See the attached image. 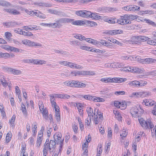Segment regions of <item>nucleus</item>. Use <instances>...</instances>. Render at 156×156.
<instances>
[{"mask_svg":"<svg viewBox=\"0 0 156 156\" xmlns=\"http://www.w3.org/2000/svg\"><path fill=\"white\" fill-rule=\"evenodd\" d=\"M1 83L3 86L4 87H6L7 86L8 83L5 80L4 81L1 82Z\"/></svg>","mask_w":156,"mask_h":156,"instance_id":"63","label":"nucleus"},{"mask_svg":"<svg viewBox=\"0 0 156 156\" xmlns=\"http://www.w3.org/2000/svg\"><path fill=\"white\" fill-rule=\"evenodd\" d=\"M116 30H111L107 32V34H108L109 35H115L116 34H117V32Z\"/></svg>","mask_w":156,"mask_h":156,"instance_id":"28","label":"nucleus"},{"mask_svg":"<svg viewBox=\"0 0 156 156\" xmlns=\"http://www.w3.org/2000/svg\"><path fill=\"white\" fill-rule=\"evenodd\" d=\"M76 65V64L71 62H69L68 64V66L70 68H75V66Z\"/></svg>","mask_w":156,"mask_h":156,"instance_id":"49","label":"nucleus"},{"mask_svg":"<svg viewBox=\"0 0 156 156\" xmlns=\"http://www.w3.org/2000/svg\"><path fill=\"white\" fill-rule=\"evenodd\" d=\"M22 34H23V35L28 36H30L33 35L32 33L29 31H27V32L23 31V33H22Z\"/></svg>","mask_w":156,"mask_h":156,"instance_id":"47","label":"nucleus"},{"mask_svg":"<svg viewBox=\"0 0 156 156\" xmlns=\"http://www.w3.org/2000/svg\"><path fill=\"white\" fill-rule=\"evenodd\" d=\"M120 105H119V108L121 109H125L126 107V104L125 103L121 102Z\"/></svg>","mask_w":156,"mask_h":156,"instance_id":"41","label":"nucleus"},{"mask_svg":"<svg viewBox=\"0 0 156 156\" xmlns=\"http://www.w3.org/2000/svg\"><path fill=\"white\" fill-rule=\"evenodd\" d=\"M30 44H29V45L31 46H39L40 45V44L39 43H36L34 42H32L30 41Z\"/></svg>","mask_w":156,"mask_h":156,"instance_id":"48","label":"nucleus"},{"mask_svg":"<svg viewBox=\"0 0 156 156\" xmlns=\"http://www.w3.org/2000/svg\"><path fill=\"white\" fill-rule=\"evenodd\" d=\"M74 37L76 38V39H79L81 41H82L83 40H84L85 39V37L80 34H73Z\"/></svg>","mask_w":156,"mask_h":156,"instance_id":"21","label":"nucleus"},{"mask_svg":"<svg viewBox=\"0 0 156 156\" xmlns=\"http://www.w3.org/2000/svg\"><path fill=\"white\" fill-rule=\"evenodd\" d=\"M147 123L148 124V125L149 124V127L151 129L154 127V125L153 123L151 122L150 119H148L147 120Z\"/></svg>","mask_w":156,"mask_h":156,"instance_id":"52","label":"nucleus"},{"mask_svg":"<svg viewBox=\"0 0 156 156\" xmlns=\"http://www.w3.org/2000/svg\"><path fill=\"white\" fill-rule=\"evenodd\" d=\"M42 139H40L37 138V143L36 144L37 146L38 147H40V146L41 145V144L42 142Z\"/></svg>","mask_w":156,"mask_h":156,"instance_id":"50","label":"nucleus"},{"mask_svg":"<svg viewBox=\"0 0 156 156\" xmlns=\"http://www.w3.org/2000/svg\"><path fill=\"white\" fill-rule=\"evenodd\" d=\"M112 43L110 42H108L106 41H105L104 45L106 46L108 48H110L111 47H112Z\"/></svg>","mask_w":156,"mask_h":156,"instance_id":"43","label":"nucleus"},{"mask_svg":"<svg viewBox=\"0 0 156 156\" xmlns=\"http://www.w3.org/2000/svg\"><path fill=\"white\" fill-rule=\"evenodd\" d=\"M139 82L135 80L130 82L129 83V84L133 87H138V84H139Z\"/></svg>","mask_w":156,"mask_h":156,"instance_id":"22","label":"nucleus"},{"mask_svg":"<svg viewBox=\"0 0 156 156\" xmlns=\"http://www.w3.org/2000/svg\"><path fill=\"white\" fill-rule=\"evenodd\" d=\"M144 21H145L146 23H148L153 27H156V24L153 21H152L149 19H144Z\"/></svg>","mask_w":156,"mask_h":156,"instance_id":"19","label":"nucleus"},{"mask_svg":"<svg viewBox=\"0 0 156 156\" xmlns=\"http://www.w3.org/2000/svg\"><path fill=\"white\" fill-rule=\"evenodd\" d=\"M115 94L118 95H124L125 94V92L124 91H118L115 92Z\"/></svg>","mask_w":156,"mask_h":156,"instance_id":"34","label":"nucleus"},{"mask_svg":"<svg viewBox=\"0 0 156 156\" xmlns=\"http://www.w3.org/2000/svg\"><path fill=\"white\" fill-rule=\"evenodd\" d=\"M91 122V118L90 117L89 119L88 118L86 120V122L85 123V125H87V126H89L90 125V123Z\"/></svg>","mask_w":156,"mask_h":156,"instance_id":"51","label":"nucleus"},{"mask_svg":"<svg viewBox=\"0 0 156 156\" xmlns=\"http://www.w3.org/2000/svg\"><path fill=\"white\" fill-rule=\"evenodd\" d=\"M140 9L139 7L133 5H129L122 8L123 9L127 11L132 12L139 11Z\"/></svg>","mask_w":156,"mask_h":156,"instance_id":"3","label":"nucleus"},{"mask_svg":"<svg viewBox=\"0 0 156 156\" xmlns=\"http://www.w3.org/2000/svg\"><path fill=\"white\" fill-rule=\"evenodd\" d=\"M8 71L11 72L14 75H18L21 74L22 73V72L20 70L14 69L11 68H8Z\"/></svg>","mask_w":156,"mask_h":156,"instance_id":"10","label":"nucleus"},{"mask_svg":"<svg viewBox=\"0 0 156 156\" xmlns=\"http://www.w3.org/2000/svg\"><path fill=\"white\" fill-rule=\"evenodd\" d=\"M54 107L55 110V115H58L59 114H60L59 107L56 106V107Z\"/></svg>","mask_w":156,"mask_h":156,"instance_id":"38","label":"nucleus"},{"mask_svg":"<svg viewBox=\"0 0 156 156\" xmlns=\"http://www.w3.org/2000/svg\"><path fill=\"white\" fill-rule=\"evenodd\" d=\"M147 43L153 45H156V40L154 41L152 40L148 41Z\"/></svg>","mask_w":156,"mask_h":156,"instance_id":"42","label":"nucleus"},{"mask_svg":"<svg viewBox=\"0 0 156 156\" xmlns=\"http://www.w3.org/2000/svg\"><path fill=\"white\" fill-rule=\"evenodd\" d=\"M0 56L2 57H5L6 58L8 57H9L10 56V55L8 53H2V52H1Z\"/></svg>","mask_w":156,"mask_h":156,"instance_id":"35","label":"nucleus"},{"mask_svg":"<svg viewBox=\"0 0 156 156\" xmlns=\"http://www.w3.org/2000/svg\"><path fill=\"white\" fill-rule=\"evenodd\" d=\"M146 105L147 106H152L155 104V103L154 101H152L151 100L145 99L144 100Z\"/></svg>","mask_w":156,"mask_h":156,"instance_id":"12","label":"nucleus"},{"mask_svg":"<svg viewBox=\"0 0 156 156\" xmlns=\"http://www.w3.org/2000/svg\"><path fill=\"white\" fill-rule=\"evenodd\" d=\"M138 119L140 124L143 127H144L146 128H148L147 120V121H145L143 119Z\"/></svg>","mask_w":156,"mask_h":156,"instance_id":"9","label":"nucleus"},{"mask_svg":"<svg viewBox=\"0 0 156 156\" xmlns=\"http://www.w3.org/2000/svg\"><path fill=\"white\" fill-rule=\"evenodd\" d=\"M126 17H125V16H124L123 17L122 16L120 18L121 21V23L122 25L125 24V22L126 19Z\"/></svg>","mask_w":156,"mask_h":156,"instance_id":"60","label":"nucleus"},{"mask_svg":"<svg viewBox=\"0 0 156 156\" xmlns=\"http://www.w3.org/2000/svg\"><path fill=\"white\" fill-rule=\"evenodd\" d=\"M96 13L95 14L94 13H93V14H92V17H93L95 19H100L101 18V16H98V15H96Z\"/></svg>","mask_w":156,"mask_h":156,"instance_id":"55","label":"nucleus"},{"mask_svg":"<svg viewBox=\"0 0 156 156\" xmlns=\"http://www.w3.org/2000/svg\"><path fill=\"white\" fill-rule=\"evenodd\" d=\"M85 18H87L88 17L92 18V14H93V13H92L89 11L85 10Z\"/></svg>","mask_w":156,"mask_h":156,"instance_id":"24","label":"nucleus"},{"mask_svg":"<svg viewBox=\"0 0 156 156\" xmlns=\"http://www.w3.org/2000/svg\"><path fill=\"white\" fill-rule=\"evenodd\" d=\"M22 42L24 44L29 45V44H30V41L28 40H25L22 41Z\"/></svg>","mask_w":156,"mask_h":156,"instance_id":"37","label":"nucleus"},{"mask_svg":"<svg viewBox=\"0 0 156 156\" xmlns=\"http://www.w3.org/2000/svg\"><path fill=\"white\" fill-rule=\"evenodd\" d=\"M143 94H142V98H143L146 96H148L150 95V93L148 92H142Z\"/></svg>","mask_w":156,"mask_h":156,"instance_id":"58","label":"nucleus"},{"mask_svg":"<svg viewBox=\"0 0 156 156\" xmlns=\"http://www.w3.org/2000/svg\"><path fill=\"white\" fill-rule=\"evenodd\" d=\"M68 62L66 61H59L58 62V63H59V64H60L61 65H63L66 66H67Z\"/></svg>","mask_w":156,"mask_h":156,"instance_id":"45","label":"nucleus"},{"mask_svg":"<svg viewBox=\"0 0 156 156\" xmlns=\"http://www.w3.org/2000/svg\"><path fill=\"white\" fill-rule=\"evenodd\" d=\"M121 105V102L119 101H115L114 102V105L118 108H119V105Z\"/></svg>","mask_w":156,"mask_h":156,"instance_id":"53","label":"nucleus"},{"mask_svg":"<svg viewBox=\"0 0 156 156\" xmlns=\"http://www.w3.org/2000/svg\"><path fill=\"white\" fill-rule=\"evenodd\" d=\"M56 117V119L57 121V122H58L59 124L60 123V114H59L58 115H55Z\"/></svg>","mask_w":156,"mask_h":156,"instance_id":"54","label":"nucleus"},{"mask_svg":"<svg viewBox=\"0 0 156 156\" xmlns=\"http://www.w3.org/2000/svg\"><path fill=\"white\" fill-rule=\"evenodd\" d=\"M72 87L82 88L85 87L86 84L77 80H72Z\"/></svg>","mask_w":156,"mask_h":156,"instance_id":"4","label":"nucleus"},{"mask_svg":"<svg viewBox=\"0 0 156 156\" xmlns=\"http://www.w3.org/2000/svg\"><path fill=\"white\" fill-rule=\"evenodd\" d=\"M80 96L83 98L85 99L88 100H92L94 101V96H92L90 95H80Z\"/></svg>","mask_w":156,"mask_h":156,"instance_id":"14","label":"nucleus"},{"mask_svg":"<svg viewBox=\"0 0 156 156\" xmlns=\"http://www.w3.org/2000/svg\"><path fill=\"white\" fill-rule=\"evenodd\" d=\"M53 96H54V98H63L64 96H63V94H55Z\"/></svg>","mask_w":156,"mask_h":156,"instance_id":"39","label":"nucleus"},{"mask_svg":"<svg viewBox=\"0 0 156 156\" xmlns=\"http://www.w3.org/2000/svg\"><path fill=\"white\" fill-rule=\"evenodd\" d=\"M50 97L51 98V102L52 105H53L54 107H56V104L55 101V99L54 98V96H51Z\"/></svg>","mask_w":156,"mask_h":156,"instance_id":"30","label":"nucleus"},{"mask_svg":"<svg viewBox=\"0 0 156 156\" xmlns=\"http://www.w3.org/2000/svg\"><path fill=\"white\" fill-rule=\"evenodd\" d=\"M7 47L6 48L7 49L11 51L14 52L16 53L19 52L20 51V49L15 48L14 47L7 46H6Z\"/></svg>","mask_w":156,"mask_h":156,"instance_id":"13","label":"nucleus"},{"mask_svg":"<svg viewBox=\"0 0 156 156\" xmlns=\"http://www.w3.org/2000/svg\"><path fill=\"white\" fill-rule=\"evenodd\" d=\"M112 136V131L110 128H108V138H111Z\"/></svg>","mask_w":156,"mask_h":156,"instance_id":"46","label":"nucleus"},{"mask_svg":"<svg viewBox=\"0 0 156 156\" xmlns=\"http://www.w3.org/2000/svg\"><path fill=\"white\" fill-rule=\"evenodd\" d=\"M10 3L4 0H0V5L2 6H7L10 5Z\"/></svg>","mask_w":156,"mask_h":156,"instance_id":"20","label":"nucleus"},{"mask_svg":"<svg viewBox=\"0 0 156 156\" xmlns=\"http://www.w3.org/2000/svg\"><path fill=\"white\" fill-rule=\"evenodd\" d=\"M94 74V72L92 71H75L71 72L70 76H73L78 75H92Z\"/></svg>","mask_w":156,"mask_h":156,"instance_id":"1","label":"nucleus"},{"mask_svg":"<svg viewBox=\"0 0 156 156\" xmlns=\"http://www.w3.org/2000/svg\"><path fill=\"white\" fill-rule=\"evenodd\" d=\"M94 101L95 102H103L104 101V99L102 98H98L94 96Z\"/></svg>","mask_w":156,"mask_h":156,"instance_id":"23","label":"nucleus"},{"mask_svg":"<svg viewBox=\"0 0 156 156\" xmlns=\"http://www.w3.org/2000/svg\"><path fill=\"white\" fill-rule=\"evenodd\" d=\"M3 25L6 28L14 27L17 25H18L17 23L15 21L6 22L3 23Z\"/></svg>","mask_w":156,"mask_h":156,"instance_id":"5","label":"nucleus"},{"mask_svg":"<svg viewBox=\"0 0 156 156\" xmlns=\"http://www.w3.org/2000/svg\"><path fill=\"white\" fill-rule=\"evenodd\" d=\"M11 35V33L9 32H6L5 33V36L7 38H9Z\"/></svg>","mask_w":156,"mask_h":156,"instance_id":"64","label":"nucleus"},{"mask_svg":"<svg viewBox=\"0 0 156 156\" xmlns=\"http://www.w3.org/2000/svg\"><path fill=\"white\" fill-rule=\"evenodd\" d=\"M50 146L51 147L52 149H55L56 146V143L54 140H51L50 141Z\"/></svg>","mask_w":156,"mask_h":156,"instance_id":"26","label":"nucleus"},{"mask_svg":"<svg viewBox=\"0 0 156 156\" xmlns=\"http://www.w3.org/2000/svg\"><path fill=\"white\" fill-rule=\"evenodd\" d=\"M147 83V82L145 81H141L139 82V84H138V87L144 86Z\"/></svg>","mask_w":156,"mask_h":156,"instance_id":"44","label":"nucleus"},{"mask_svg":"<svg viewBox=\"0 0 156 156\" xmlns=\"http://www.w3.org/2000/svg\"><path fill=\"white\" fill-rule=\"evenodd\" d=\"M86 111L87 112V113L88 114V116L89 117H90V116H92V117L93 116V109L91 108H87L86 110Z\"/></svg>","mask_w":156,"mask_h":156,"instance_id":"15","label":"nucleus"},{"mask_svg":"<svg viewBox=\"0 0 156 156\" xmlns=\"http://www.w3.org/2000/svg\"><path fill=\"white\" fill-rule=\"evenodd\" d=\"M124 71L128 70L129 72L135 73H142L144 69L143 68H140L136 67L129 66L124 68Z\"/></svg>","mask_w":156,"mask_h":156,"instance_id":"2","label":"nucleus"},{"mask_svg":"<svg viewBox=\"0 0 156 156\" xmlns=\"http://www.w3.org/2000/svg\"><path fill=\"white\" fill-rule=\"evenodd\" d=\"M86 23L88 26L91 27L96 26L97 25L96 22L92 21L87 20Z\"/></svg>","mask_w":156,"mask_h":156,"instance_id":"16","label":"nucleus"},{"mask_svg":"<svg viewBox=\"0 0 156 156\" xmlns=\"http://www.w3.org/2000/svg\"><path fill=\"white\" fill-rule=\"evenodd\" d=\"M127 79L125 78H117V83H121L122 82H125L127 80Z\"/></svg>","mask_w":156,"mask_h":156,"instance_id":"31","label":"nucleus"},{"mask_svg":"<svg viewBox=\"0 0 156 156\" xmlns=\"http://www.w3.org/2000/svg\"><path fill=\"white\" fill-rule=\"evenodd\" d=\"M84 40H85L87 42L89 43H91L94 44H96L98 43L97 41L90 38H85V39Z\"/></svg>","mask_w":156,"mask_h":156,"instance_id":"18","label":"nucleus"},{"mask_svg":"<svg viewBox=\"0 0 156 156\" xmlns=\"http://www.w3.org/2000/svg\"><path fill=\"white\" fill-rule=\"evenodd\" d=\"M59 24L57 23H49V27H52L53 28H56L58 26Z\"/></svg>","mask_w":156,"mask_h":156,"instance_id":"40","label":"nucleus"},{"mask_svg":"<svg viewBox=\"0 0 156 156\" xmlns=\"http://www.w3.org/2000/svg\"><path fill=\"white\" fill-rule=\"evenodd\" d=\"M138 16L137 15H131L127 17V19L130 20H133L137 18Z\"/></svg>","mask_w":156,"mask_h":156,"instance_id":"29","label":"nucleus"},{"mask_svg":"<svg viewBox=\"0 0 156 156\" xmlns=\"http://www.w3.org/2000/svg\"><path fill=\"white\" fill-rule=\"evenodd\" d=\"M140 111L138 109L137 112V114H138V115L137 116V117H139V116H140V115H142L144 112V110L141 109V108H140Z\"/></svg>","mask_w":156,"mask_h":156,"instance_id":"56","label":"nucleus"},{"mask_svg":"<svg viewBox=\"0 0 156 156\" xmlns=\"http://www.w3.org/2000/svg\"><path fill=\"white\" fill-rule=\"evenodd\" d=\"M37 64L42 65L43 64H45V61L40 59H37Z\"/></svg>","mask_w":156,"mask_h":156,"instance_id":"57","label":"nucleus"},{"mask_svg":"<svg viewBox=\"0 0 156 156\" xmlns=\"http://www.w3.org/2000/svg\"><path fill=\"white\" fill-rule=\"evenodd\" d=\"M16 116L15 115H13L12 117L11 118L10 120H9L10 124L11 125H12V126H14V122L15 120Z\"/></svg>","mask_w":156,"mask_h":156,"instance_id":"25","label":"nucleus"},{"mask_svg":"<svg viewBox=\"0 0 156 156\" xmlns=\"http://www.w3.org/2000/svg\"><path fill=\"white\" fill-rule=\"evenodd\" d=\"M116 19L115 18H110L109 19L106 20V21L110 23H115Z\"/></svg>","mask_w":156,"mask_h":156,"instance_id":"27","label":"nucleus"},{"mask_svg":"<svg viewBox=\"0 0 156 156\" xmlns=\"http://www.w3.org/2000/svg\"><path fill=\"white\" fill-rule=\"evenodd\" d=\"M22 105H21V108L22 112L23 113L25 116H27V110L26 109V107L25 105L23 104V103H22Z\"/></svg>","mask_w":156,"mask_h":156,"instance_id":"17","label":"nucleus"},{"mask_svg":"<svg viewBox=\"0 0 156 156\" xmlns=\"http://www.w3.org/2000/svg\"><path fill=\"white\" fill-rule=\"evenodd\" d=\"M55 14L59 16H62L63 15V12L61 11L58 10H55Z\"/></svg>","mask_w":156,"mask_h":156,"instance_id":"59","label":"nucleus"},{"mask_svg":"<svg viewBox=\"0 0 156 156\" xmlns=\"http://www.w3.org/2000/svg\"><path fill=\"white\" fill-rule=\"evenodd\" d=\"M72 23L73 25H82L86 24V23L83 21L80 20H77L74 21L72 22Z\"/></svg>","mask_w":156,"mask_h":156,"instance_id":"11","label":"nucleus"},{"mask_svg":"<svg viewBox=\"0 0 156 156\" xmlns=\"http://www.w3.org/2000/svg\"><path fill=\"white\" fill-rule=\"evenodd\" d=\"M144 13L146 14H149L150 15L153 14H154V12L153 11H145L144 12H143Z\"/></svg>","mask_w":156,"mask_h":156,"instance_id":"62","label":"nucleus"},{"mask_svg":"<svg viewBox=\"0 0 156 156\" xmlns=\"http://www.w3.org/2000/svg\"><path fill=\"white\" fill-rule=\"evenodd\" d=\"M65 18H62L56 21V22L57 23H65Z\"/></svg>","mask_w":156,"mask_h":156,"instance_id":"61","label":"nucleus"},{"mask_svg":"<svg viewBox=\"0 0 156 156\" xmlns=\"http://www.w3.org/2000/svg\"><path fill=\"white\" fill-rule=\"evenodd\" d=\"M138 109L136 106L132 108L130 110V112L132 116L134 117H136L137 114Z\"/></svg>","mask_w":156,"mask_h":156,"instance_id":"7","label":"nucleus"},{"mask_svg":"<svg viewBox=\"0 0 156 156\" xmlns=\"http://www.w3.org/2000/svg\"><path fill=\"white\" fill-rule=\"evenodd\" d=\"M143 93H142V92H138L133 93L132 94L133 95L136 96L137 97H141L142 98V94Z\"/></svg>","mask_w":156,"mask_h":156,"instance_id":"32","label":"nucleus"},{"mask_svg":"<svg viewBox=\"0 0 156 156\" xmlns=\"http://www.w3.org/2000/svg\"><path fill=\"white\" fill-rule=\"evenodd\" d=\"M54 140L56 142L57 144H59L60 143L63 142L64 139L62 140L61 137L59 134L58 135L55 134L54 136Z\"/></svg>","mask_w":156,"mask_h":156,"instance_id":"8","label":"nucleus"},{"mask_svg":"<svg viewBox=\"0 0 156 156\" xmlns=\"http://www.w3.org/2000/svg\"><path fill=\"white\" fill-rule=\"evenodd\" d=\"M137 39L138 41H144L148 40L149 38L144 36H135L133 37L132 39Z\"/></svg>","mask_w":156,"mask_h":156,"instance_id":"6","label":"nucleus"},{"mask_svg":"<svg viewBox=\"0 0 156 156\" xmlns=\"http://www.w3.org/2000/svg\"><path fill=\"white\" fill-rule=\"evenodd\" d=\"M64 85H67L69 86L72 87V80L71 81H66L64 82Z\"/></svg>","mask_w":156,"mask_h":156,"instance_id":"36","label":"nucleus"},{"mask_svg":"<svg viewBox=\"0 0 156 156\" xmlns=\"http://www.w3.org/2000/svg\"><path fill=\"white\" fill-rule=\"evenodd\" d=\"M20 14V13L19 11L14 9H12L11 14H12L13 15H17L19 14Z\"/></svg>","mask_w":156,"mask_h":156,"instance_id":"33","label":"nucleus"}]
</instances>
